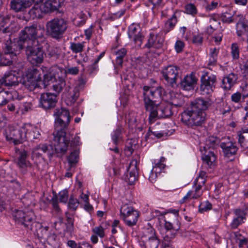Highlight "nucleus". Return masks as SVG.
Masks as SVG:
<instances>
[{
    "instance_id": "obj_1",
    "label": "nucleus",
    "mask_w": 248,
    "mask_h": 248,
    "mask_svg": "<svg viewBox=\"0 0 248 248\" xmlns=\"http://www.w3.org/2000/svg\"><path fill=\"white\" fill-rule=\"evenodd\" d=\"M213 104L209 98H197L191 103L190 108L182 113V121L190 127L201 125L205 120L204 111L210 108Z\"/></svg>"
},
{
    "instance_id": "obj_2",
    "label": "nucleus",
    "mask_w": 248,
    "mask_h": 248,
    "mask_svg": "<svg viewBox=\"0 0 248 248\" xmlns=\"http://www.w3.org/2000/svg\"><path fill=\"white\" fill-rule=\"evenodd\" d=\"M44 28L37 24L26 27L20 33L18 46H26V45L38 44V38L44 36Z\"/></svg>"
},
{
    "instance_id": "obj_3",
    "label": "nucleus",
    "mask_w": 248,
    "mask_h": 248,
    "mask_svg": "<svg viewBox=\"0 0 248 248\" xmlns=\"http://www.w3.org/2000/svg\"><path fill=\"white\" fill-rule=\"evenodd\" d=\"M184 102L182 100L176 102L175 99L172 100L171 104L169 102H161L153 107L152 110H148L150 112L149 120L150 123H153L155 119L158 118H165L170 117L172 114V105L175 107H181Z\"/></svg>"
},
{
    "instance_id": "obj_4",
    "label": "nucleus",
    "mask_w": 248,
    "mask_h": 248,
    "mask_svg": "<svg viewBox=\"0 0 248 248\" xmlns=\"http://www.w3.org/2000/svg\"><path fill=\"white\" fill-rule=\"evenodd\" d=\"M143 90L145 109L147 111L152 110L157 105L156 102L161 99L162 96L164 93V90L160 86L154 88L148 86H144Z\"/></svg>"
},
{
    "instance_id": "obj_5",
    "label": "nucleus",
    "mask_w": 248,
    "mask_h": 248,
    "mask_svg": "<svg viewBox=\"0 0 248 248\" xmlns=\"http://www.w3.org/2000/svg\"><path fill=\"white\" fill-rule=\"evenodd\" d=\"M47 32L54 38H61L68 28V22L62 18H55L46 24Z\"/></svg>"
},
{
    "instance_id": "obj_6",
    "label": "nucleus",
    "mask_w": 248,
    "mask_h": 248,
    "mask_svg": "<svg viewBox=\"0 0 248 248\" xmlns=\"http://www.w3.org/2000/svg\"><path fill=\"white\" fill-rule=\"evenodd\" d=\"M25 124L19 126L9 125L5 130L6 140L15 144H18L27 140L26 131L24 130Z\"/></svg>"
},
{
    "instance_id": "obj_7",
    "label": "nucleus",
    "mask_w": 248,
    "mask_h": 248,
    "mask_svg": "<svg viewBox=\"0 0 248 248\" xmlns=\"http://www.w3.org/2000/svg\"><path fill=\"white\" fill-rule=\"evenodd\" d=\"M19 46L11 40H7L3 46L4 54L1 56L0 61L5 65H11L16 59Z\"/></svg>"
},
{
    "instance_id": "obj_8",
    "label": "nucleus",
    "mask_w": 248,
    "mask_h": 248,
    "mask_svg": "<svg viewBox=\"0 0 248 248\" xmlns=\"http://www.w3.org/2000/svg\"><path fill=\"white\" fill-rule=\"evenodd\" d=\"M19 49L26 48V53L28 61L33 65L41 63L44 60V51L38 44L26 45V46H19Z\"/></svg>"
},
{
    "instance_id": "obj_9",
    "label": "nucleus",
    "mask_w": 248,
    "mask_h": 248,
    "mask_svg": "<svg viewBox=\"0 0 248 248\" xmlns=\"http://www.w3.org/2000/svg\"><path fill=\"white\" fill-rule=\"evenodd\" d=\"M53 115L55 119V130H65L70 121L68 110L63 108H57L55 109Z\"/></svg>"
},
{
    "instance_id": "obj_10",
    "label": "nucleus",
    "mask_w": 248,
    "mask_h": 248,
    "mask_svg": "<svg viewBox=\"0 0 248 248\" xmlns=\"http://www.w3.org/2000/svg\"><path fill=\"white\" fill-rule=\"evenodd\" d=\"M54 145L57 154L64 155L67 150L69 140L66 137L65 130H55L53 132Z\"/></svg>"
},
{
    "instance_id": "obj_11",
    "label": "nucleus",
    "mask_w": 248,
    "mask_h": 248,
    "mask_svg": "<svg viewBox=\"0 0 248 248\" xmlns=\"http://www.w3.org/2000/svg\"><path fill=\"white\" fill-rule=\"evenodd\" d=\"M14 217L16 221L31 229L35 221V217L32 210L27 211L26 212L22 210H17L15 213Z\"/></svg>"
},
{
    "instance_id": "obj_12",
    "label": "nucleus",
    "mask_w": 248,
    "mask_h": 248,
    "mask_svg": "<svg viewBox=\"0 0 248 248\" xmlns=\"http://www.w3.org/2000/svg\"><path fill=\"white\" fill-rule=\"evenodd\" d=\"M179 70V67L174 65H169L162 70V76L168 86L172 88L176 86Z\"/></svg>"
},
{
    "instance_id": "obj_13",
    "label": "nucleus",
    "mask_w": 248,
    "mask_h": 248,
    "mask_svg": "<svg viewBox=\"0 0 248 248\" xmlns=\"http://www.w3.org/2000/svg\"><path fill=\"white\" fill-rule=\"evenodd\" d=\"M201 80L200 89L202 92L205 93H209L213 91L217 81V78L215 75L209 74L207 72H203Z\"/></svg>"
},
{
    "instance_id": "obj_14",
    "label": "nucleus",
    "mask_w": 248,
    "mask_h": 248,
    "mask_svg": "<svg viewBox=\"0 0 248 248\" xmlns=\"http://www.w3.org/2000/svg\"><path fill=\"white\" fill-rule=\"evenodd\" d=\"M57 102V94L55 93H43L39 98V106L45 110L54 108Z\"/></svg>"
},
{
    "instance_id": "obj_15",
    "label": "nucleus",
    "mask_w": 248,
    "mask_h": 248,
    "mask_svg": "<svg viewBox=\"0 0 248 248\" xmlns=\"http://www.w3.org/2000/svg\"><path fill=\"white\" fill-rule=\"evenodd\" d=\"M141 28L139 24L133 23L128 28V35L130 39L133 40L139 47L141 46L144 35L141 32Z\"/></svg>"
},
{
    "instance_id": "obj_16",
    "label": "nucleus",
    "mask_w": 248,
    "mask_h": 248,
    "mask_svg": "<svg viewBox=\"0 0 248 248\" xmlns=\"http://www.w3.org/2000/svg\"><path fill=\"white\" fill-rule=\"evenodd\" d=\"M165 161L166 158L163 156L159 160H154L153 169L149 177V180L151 183L155 181L157 175L162 172L166 167Z\"/></svg>"
},
{
    "instance_id": "obj_17",
    "label": "nucleus",
    "mask_w": 248,
    "mask_h": 248,
    "mask_svg": "<svg viewBox=\"0 0 248 248\" xmlns=\"http://www.w3.org/2000/svg\"><path fill=\"white\" fill-rule=\"evenodd\" d=\"M144 235L147 240L144 243L143 248H158L160 240L156 236L155 231L152 227L146 230Z\"/></svg>"
},
{
    "instance_id": "obj_18",
    "label": "nucleus",
    "mask_w": 248,
    "mask_h": 248,
    "mask_svg": "<svg viewBox=\"0 0 248 248\" xmlns=\"http://www.w3.org/2000/svg\"><path fill=\"white\" fill-rule=\"evenodd\" d=\"M164 41V37L160 33H150L147 43L144 47L148 48L159 49L162 47Z\"/></svg>"
},
{
    "instance_id": "obj_19",
    "label": "nucleus",
    "mask_w": 248,
    "mask_h": 248,
    "mask_svg": "<svg viewBox=\"0 0 248 248\" xmlns=\"http://www.w3.org/2000/svg\"><path fill=\"white\" fill-rule=\"evenodd\" d=\"M62 74L61 69L56 68L54 80L51 87L53 91L57 93H59L65 86V81L64 78L61 76Z\"/></svg>"
},
{
    "instance_id": "obj_20",
    "label": "nucleus",
    "mask_w": 248,
    "mask_h": 248,
    "mask_svg": "<svg viewBox=\"0 0 248 248\" xmlns=\"http://www.w3.org/2000/svg\"><path fill=\"white\" fill-rule=\"evenodd\" d=\"M220 146L224 155L227 157L235 155L238 150L236 143L231 141L221 142Z\"/></svg>"
},
{
    "instance_id": "obj_21",
    "label": "nucleus",
    "mask_w": 248,
    "mask_h": 248,
    "mask_svg": "<svg viewBox=\"0 0 248 248\" xmlns=\"http://www.w3.org/2000/svg\"><path fill=\"white\" fill-rule=\"evenodd\" d=\"M19 78H20L15 71H10L6 72L0 80L2 82V85L6 86H13L18 84Z\"/></svg>"
},
{
    "instance_id": "obj_22",
    "label": "nucleus",
    "mask_w": 248,
    "mask_h": 248,
    "mask_svg": "<svg viewBox=\"0 0 248 248\" xmlns=\"http://www.w3.org/2000/svg\"><path fill=\"white\" fill-rule=\"evenodd\" d=\"M235 217H233L230 224V227L232 229H236L239 226L244 222L246 219V213L244 210L236 209L234 210Z\"/></svg>"
},
{
    "instance_id": "obj_23",
    "label": "nucleus",
    "mask_w": 248,
    "mask_h": 248,
    "mask_svg": "<svg viewBox=\"0 0 248 248\" xmlns=\"http://www.w3.org/2000/svg\"><path fill=\"white\" fill-rule=\"evenodd\" d=\"M197 78L195 75L191 73L187 75L181 81L182 88L186 91H190L194 89V86L196 84Z\"/></svg>"
},
{
    "instance_id": "obj_24",
    "label": "nucleus",
    "mask_w": 248,
    "mask_h": 248,
    "mask_svg": "<svg viewBox=\"0 0 248 248\" xmlns=\"http://www.w3.org/2000/svg\"><path fill=\"white\" fill-rule=\"evenodd\" d=\"M237 79V75L232 73H230L222 78L221 87L225 91H229L236 83Z\"/></svg>"
},
{
    "instance_id": "obj_25",
    "label": "nucleus",
    "mask_w": 248,
    "mask_h": 248,
    "mask_svg": "<svg viewBox=\"0 0 248 248\" xmlns=\"http://www.w3.org/2000/svg\"><path fill=\"white\" fill-rule=\"evenodd\" d=\"M166 215L169 216V217H170V216H172L174 220H175L178 217V211L175 209H170L167 211L161 212L158 210H155L153 212V216L157 218L159 223H162V220H165L166 217L164 216Z\"/></svg>"
},
{
    "instance_id": "obj_26",
    "label": "nucleus",
    "mask_w": 248,
    "mask_h": 248,
    "mask_svg": "<svg viewBox=\"0 0 248 248\" xmlns=\"http://www.w3.org/2000/svg\"><path fill=\"white\" fill-rule=\"evenodd\" d=\"M43 0H42L40 1L35 0L34 2H35L34 5L29 11V15H30V18L34 19L42 17V13H45L44 11V6L42 3Z\"/></svg>"
},
{
    "instance_id": "obj_27",
    "label": "nucleus",
    "mask_w": 248,
    "mask_h": 248,
    "mask_svg": "<svg viewBox=\"0 0 248 248\" xmlns=\"http://www.w3.org/2000/svg\"><path fill=\"white\" fill-rule=\"evenodd\" d=\"M62 0H47L43 3L45 13L57 11L61 7Z\"/></svg>"
},
{
    "instance_id": "obj_28",
    "label": "nucleus",
    "mask_w": 248,
    "mask_h": 248,
    "mask_svg": "<svg viewBox=\"0 0 248 248\" xmlns=\"http://www.w3.org/2000/svg\"><path fill=\"white\" fill-rule=\"evenodd\" d=\"M51 147L46 143L40 144L32 149V153L34 155L39 156L43 154H46L49 158L52 156Z\"/></svg>"
},
{
    "instance_id": "obj_29",
    "label": "nucleus",
    "mask_w": 248,
    "mask_h": 248,
    "mask_svg": "<svg viewBox=\"0 0 248 248\" xmlns=\"http://www.w3.org/2000/svg\"><path fill=\"white\" fill-rule=\"evenodd\" d=\"M24 130L26 131L27 140L38 139L40 136V129L30 124H25Z\"/></svg>"
},
{
    "instance_id": "obj_30",
    "label": "nucleus",
    "mask_w": 248,
    "mask_h": 248,
    "mask_svg": "<svg viewBox=\"0 0 248 248\" xmlns=\"http://www.w3.org/2000/svg\"><path fill=\"white\" fill-rule=\"evenodd\" d=\"M238 142L241 148L248 149V127L242 128L237 132Z\"/></svg>"
},
{
    "instance_id": "obj_31",
    "label": "nucleus",
    "mask_w": 248,
    "mask_h": 248,
    "mask_svg": "<svg viewBox=\"0 0 248 248\" xmlns=\"http://www.w3.org/2000/svg\"><path fill=\"white\" fill-rule=\"evenodd\" d=\"M203 193V190L201 186L193 184L192 189L189 190L186 195L184 197L183 200L184 202L187 199H197L200 198Z\"/></svg>"
},
{
    "instance_id": "obj_32",
    "label": "nucleus",
    "mask_w": 248,
    "mask_h": 248,
    "mask_svg": "<svg viewBox=\"0 0 248 248\" xmlns=\"http://www.w3.org/2000/svg\"><path fill=\"white\" fill-rule=\"evenodd\" d=\"M177 218H178V217ZM167 218L169 220H167V218L165 217V220H162V223H159L160 225L164 224V227L166 231H178L180 229V223L177 221V218L174 220L172 216H170V217L167 216Z\"/></svg>"
},
{
    "instance_id": "obj_33",
    "label": "nucleus",
    "mask_w": 248,
    "mask_h": 248,
    "mask_svg": "<svg viewBox=\"0 0 248 248\" xmlns=\"http://www.w3.org/2000/svg\"><path fill=\"white\" fill-rule=\"evenodd\" d=\"M248 33V20L240 18L236 25V33L238 37L247 35Z\"/></svg>"
},
{
    "instance_id": "obj_34",
    "label": "nucleus",
    "mask_w": 248,
    "mask_h": 248,
    "mask_svg": "<svg viewBox=\"0 0 248 248\" xmlns=\"http://www.w3.org/2000/svg\"><path fill=\"white\" fill-rule=\"evenodd\" d=\"M219 49L214 47L210 49L209 58L207 62V68L212 70V67L217 66Z\"/></svg>"
},
{
    "instance_id": "obj_35",
    "label": "nucleus",
    "mask_w": 248,
    "mask_h": 248,
    "mask_svg": "<svg viewBox=\"0 0 248 248\" xmlns=\"http://www.w3.org/2000/svg\"><path fill=\"white\" fill-rule=\"evenodd\" d=\"M216 156L214 152L212 151H206L202 156V159L203 163L206 164L208 167L212 168L215 166Z\"/></svg>"
},
{
    "instance_id": "obj_36",
    "label": "nucleus",
    "mask_w": 248,
    "mask_h": 248,
    "mask_svg": "<svg viewBox=\"0 0 248 248\" xmlns=\"http://www.w3.org/2000/svg\"><path fill=\"white\" fill-rule=\"evenodd\" d=\"M24 78L30 80H33L37 82H40L42 79L40 71L35 68H31L28 70Z\"/></svg>"
},
{
    "instance_id": "obj_37",
    "label": "nucleus",
    "mask_w": 248,
    "mask_h": 248,
    "mask_svg": "<svg viewBox=\"0 0 248 248\" xmlns=\"http://www.w3.org/2000/svg\"><path fill=\"white\" fill-rule=\"evenodd\" d=\"M27 153L25 151L20 152L17 160L18 166L22 169H25L31 166V163L27 160Z\"/></svg>"
},
{
    "instance_id": "obj_38",
    "label": "nucleus",
    "mask_w": 248,
    "mask_h": 248,
    "mask_svg": "<svg viewBox=\"0 0 248 248\" xmlns=\"http://www.w3.org/2000/svg\"><path fill=\"white\" fill-rule=\"evenodd\" d=\"M9 21V17L8 16H0V31L2 33H12L15 31L13 29V25H10V26L4 28L5 25Z\"/></svg>"
},
{
    "instance_id": "obj_39",
    "label": "nucleus",
    "mask_w": 248,
    "mask_h": 248,
    "mask_svg": "<svg viewBox=\"0 0 248 248\" xmlns=\"http://www.w3.org/2000/svg\"><path fill=\"white\" fill-rule=\"evenodd\" d=\"M177 22V17L174 13L172 16L169 18L165 22L164 28V31L167 33L172 30L175 27Z\"/></svg>"
},
{
    "instance_id": "obj_40",
    "label": "nucleus",
    "mask_w": 248,
    "mask_h": 248,
    "mask_svg": "<svg viewBox=\"0 0 248 248\" xmlns=\"http://www.w3.org/2000/svg\"><path fill=\"white\" fill-rule=\"evenodd\" d=\"M139 217V213L136 210L123 219V220L128 226L132 227L136 224Z\"/></svg>"
},
{
    "instance_id": "obj_41",
    "label": "nucleus",
    "mask_w": 248,
    "mask_h": 248,
    "mask_svg": "<svg viewBox=\"0 0 248 248\" xmlns=\"http://www.w3.org/2000/svg\"><path fill=\"white\" fill-rule=\"evenodd\" d=\"M123 131V128L122 126H118L117 128L111 133V140L115 145H117L118 142L122 140V134Z\"/></svg>"
},
{
    "instance_id": "obj_42",
    "label": "nucleus",
    "mask_w": 248,
    "mask_h": 248,
    "mask_svg": "<svg viewBox=\"0 0 248 248\" xmlns=\"http://www.w3.org/2000/svg\"><path fill=\"white\" fill-rule=\"evenodd\" d=\"M136 211V210L134 209L132 206L127 204H124L121 206L120 209L121 217L123 220Z\"/></svg>"
},
{
    "instance_id": "obj_43",
    "label": "nucleus",
    "mask_w": 248,
    "mask_h": 248,
    "mask_svg": "<svg viewBox=\"0 0 248 248\" xmlns=\"http://www.w3.org/2000/svg\"><path fill=\"white\" fill-rule=\"evenodd\" d=\"M79 198L81 200V202H83L84 204L83 208L87 211L90 212L93 211V206L89 203V195L82 192L79 196ZM81 206H82V203Z\"/></svg>"
},
{
    "instance_id": "obj_44",
    "label": "nucleus",
    "mask_w": 248,
    "mask_h": 248,
    "mask_svg": "<svg viewBox=\"0 0 248 248\" xmlns=\"http://www.w3.org/2000/svg\"><path fill=\"white\" fill-rule=\"evenodd\" d=\"M22 83L25 88L30 91H32L39 86L38 82L33 80H30L29 79H26V78L24 77L22 79Z\"/></svg>"
},
{
    "instance_id": "obj_45",
    "label": "nucleus",
    "mask_w": 248,
    "mask_h": 248,
    "mask_svg": "<svg viewBox=\"0 0 248 248\" xmlns=\"http://www.w3.org/2000/svg\"><path fill=\"white\" fill-rule=\"evenodd\" d=\"M207 175L206 172L200 171L198 177L194 180L193 184L202 188L206 181Z\"/></svg>"
},
{
    "instance_id": "obj_46",
    "label": "nucleus",
    "mask_w": 248,
    "mask_h": 248,
    "mask_svg": "<svg viewBox=\"0 0 248 248\" xmlns=\"http://www.w3.org/2000/svg\"><path fill=\"white\" fill-rule=\"evenodd\" d=\"M116 55V63L117 65L122 66L123 59L125 56L127 51L125 48H122L115 52Z\"/></svg>"
},
{
    "instance_id": "obj_47",
    "label": "nucleus",
    "mask_w": 248,
    "mask_h": 248,
    "mask_svg": "<svg viewBox=\"0 0 248 248\" xmlns=\"http://www.w3.org/2000/svg\"><path fill=\"white\" fill-rule=\"evenodd\" d=\"M55 74V71L54 73L49 72L46 73L44 75V78L43 80V84L44 88H46L47 86L53 84L54 80V75Z\"/></svg>"
},
{
    "instance_id": "obj_48",
    "label": "nucleus",
    "mask_w": 248,
    "mask_h": 248,
    "mask_svg": "<svg viewBox=\"0 0 248 248\" xmlns=\"http://www.w3.org/2000/svg\"><path fill=\"white\" fill-rule=\"evenodd\" d=\"M62 51L58 47H51L48 50V55L53 60L59 59L61 55Z\"/></svg>"
},
{
    "instance_id": "obj_49",
    "label": "nucleus",
    "mask_w": 248,
    "mask_h": 248,
    "mask_svg": "<svg viewBox=\"0 0 248 248\" xmlns=\"http://www.w3.org/2000/svg\"><path fill=\"white\" fill-rule=\"evenodd\" d=\"M78 151L75 150L72 152L67 157L70 168H71L78 162Z\"/></svg>"
},
{
    "instance_id": "obj_50",
    "label": "nucleus",
    "mask_w": 248,
    "mask_h": 248,
    "mask_svg": "<svg viewBox=\"0 0 248 248\" xmlns=\"http://www.w3.org/2000/svg\"><path fill=\"white\" fill-rule=\"evenodd\" d=\"M231 56L233 60H237L239 58V46L237 43H233L231 45Z\"/></svg>"
},
{
    "instance_id": "obj_51",
    "label": "nucleus",
    "mask_w": 248,
    "mask_h": 248,
    "mask_svg": "<svg viewBox=\"0 0 248 248\" xmlns=\"http://www.w3.org/2000/svg\"><path fill=\"white\" fill-rule=\"evenodd\" d=\"M209 22L211 24L206 28V32L207 34L211 35L217 29V28L219 23L213 17H211L210 19Z\"/></svg>"
},
{
    "instance_id": "obj_52",
    "label": "nucleus",
    "mask_w": 248,
    "mask_h": 248,
    "mask_svg": "<svg viewBox=\"0 0 248 248\" xmlns=\"http://www.w3.org/2000/svg\"><path fill=\"white\" fill-rule=\"evenodd\" d=\"M84 47V42L70 43V48L74 53H79L83 51Z\"/></svg>"
},
{
    "instance_id": "obj_53",
    "label": "nucleus",
    "mask_w": 248,
    "mask_h": 248,
    "mask_svg": "<svg viewBox=\"0 0 248 248\" xmlns=\"http://www.w3.org/2000/svg\"><path fill=\"white\" fill-rule=\"evenodd\" d=\"M80 202L77 198H75L73 195L70 196L68 202V207L70 210L75 211L79 206Z\"/></svg>"
},
{
    "instance_id": "obj_54",
    "label": "nucleus",
    "mask_w": 248,
    "mask_h": 248,
    "mask_svg": "<svg viewBox=\"0 0 248 248\" xmlns=\"http://www.w3.org/2000/svg\"><path fill=\"white\" fill-rule=\"evenodd\" d=\"M220 142V139L216 137L210 136L206 140V145L209 148H214Z\"/></svg>"
},
{
    "instance_id": "obj_55",
    "label": "nucleus",
    "mask_w": 248,
    "mask_h": 248,
    "mask_svg": "<svg viewBox=\"0 0 248 248\" xmlns=\"http://www.w3.org/2000/svg\"><path fill=\"white\" fill-rule=\"evenodd\" d=\"M245 96L239 92H237L232 94L231 97V101L235 104H240L244 101Z\"/></svg>"
},
{
    "instance_id": "obj_56",
    "label": "nucleus",
    "mask_w": 248,
    "mask_h": 248,
    "mask_svg": "<svg viewBox=\"0 0 248 248\" xmlns=\"http://www.w3.org/2000/svg\"><path fill=\"white\" fill-rule=\"evenodd\" d=\"M212 205L208 201L202 202L199 206V210L200 213L208 211L212 209Z\"/></svg>"
},
{
    "instance_id": "obj_57",
    "label": "nucleus",
    "mask_w": 248,
    "mask_h": 248,
    "mask_svg": "<svg viewBox=\"0 0 248 248\" xmlns=\"http://www.w3.org/2000/svg\"><path fill=\"white\" fill-rule=\"evenodd\" d=\"M31 107V103L29 102H22L20 103L19 107L16 110V113L21 112L22 114L28 111Z\"/></svg>"
},
{
    "instance_id": "obj_58",
    "label": "nucleus",
    "mask_w": 248,
    "mask_h": 248,
    "mask_svg": "<svg viewBox=\"0 0 248 248\" xmlns=\"http://www.w3.org/2000/svg\"><path fill=\"white\" fill-rule=\"evenodd\" d=\"M185 12L189 15H195L197 13V10L194 4L188 3L185 6Z\"/></svg>"
},
{
    "instance_id": "obj_59",
    "label": "nucleus",
    "mask_w": 248,
    "mask_h": 248,
    "mask_svg": "<svg viewBox=\"0 0 248 248\" xmlns=\"http://www.w3.org/2000/svg\"><path fill=\"white\" fill-rule=\"evenodd\" d=\"M50 202L52 205L53 210L57 213V214H60L61 212V210L58 205V198L56 194L53 196L50 201Z\"/></svg>"
},
{
    "instance_id": "obj_60",
    "label": "nucleus",
    "mask_w": 248,
    "mask_h": 248,
    "mask_svg": "<svg viewBox=\"0 0 248 248\" xmlns=\"http://www.w3.org/2000/svg\"><path fill=\"white\" fill-rule=\"evenodd\" d=\"M232 15L228 12H224L221 16V20L224 23H230L233 21Z\"/></svg>"
},
{
    "instance_id": "obj_61",
    "label": "nucleus",
    "mask_w": 248,
    "mask_h": 248,
    "mask_svg": "<svg viewBox=\"0 0 248 248\" xmlns=\"http://www.w3.org/2000/svg\"><path fill=\"white\" fill-rule=\"evenodd\" d=\"M68 192L64 189L60 191L58 194L60 202L63 203H66L68 198Z\"/></svg>"
},
{
    "instance_id": "obj_62",
    "label": "nucleus",
    "mask_w": 248,
    "mask_h": 248,
    "mask_svg": "<svg viewBox=\"0 0 248 248\" xmlns=\"http://www.w3.org/2000/svg\"><path fill=\"white\" fill-rule=\"evenodd\" d=\"M66 220V230L68 232H71L73 230L74 226V218L72 216H67Z\"/></svg>"
},
{
    "instance_id": "obj_63",
    "label": "nucleus",
    "mask_w": 248,
    "mask_h": 248,
    "mask_svg": "<svg viewBox=\"0 0 248 248\" xmlns=\"http://www.w3.org/2000/svg\"><path fill=\"white\" fill-rule=\"evenodd\" d=\"M93 231L100 238H103L105 236L104 229L101 226L95 227L93 229Z\"/></svg>"
},
{
    "instance_id": "obj_64",
    "label": "nucleus",
    "mask_w": 248,
    "mask_h": 248,
    "mask_svg": "<svg viewBox=\"0 0 248 248\" xmlns=\"http://www.w3.org/2000/svg\"><path fill=\"white\" fill-rule=\"evenodd\" d=\"M218 3L217 1H212L210 3H207L205 6V10L206 12H210L217 7Z\"/></svg>"
}]
</instances>
